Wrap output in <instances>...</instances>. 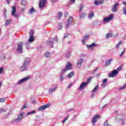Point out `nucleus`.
Returning <instances> with one entry per match:
<instances>
[{
    "instance_id": "nucleus-1",
    "label": "nucleus",
    "mask_w": 126,
    "mask_h": 126,
    "mask_svg": "<svg viewBox=\"0 0 126 126\" xmlns=\"http://www.w3.org/2000/svg\"><path fill=\"white\" fill-rule=\"evenodd\" d=\"M30 63V60L29 58H27L25 59L23 65L20 67V71H25L28 69V66H29V63Z\"/></svg>"
},
{
    "instance_id": "nucleus-2",
    "label": "nucleus",
    "mask_w": 126,
    "mask_h": 126,
    "mask_svg": "<svg viewBox=\"0 0 126 126\" xmlns=\"http://www.w3.org/2000/svg\"><path fill=\"white\" fill-rule=\"evenodd\" d=\"M55 41L56 43H58L59 42V40H58V38H50L47 41V44L48 45V46H50L51 48H53L54 46V42Z\"/></svg>"
},
{
    "instance_id": "nucleus-3",
    "label": "nucleus",
    "mask_w": 126,
    "mask_h": 126,
    "mask_svg": "<svg viewBox=\"0 0 126 126\" xmlns=\"http://www.w3.org/2000/svg\"><path fill=\"white\" fill-rule=\"evenodd\" d=\"M123 119H124V115L123 114V113H120L117 114L115 117L114 120L116 123H120V122L123 120Z\"/></svg>"
},
{
    "instance_id": "nucleus-4",
    "label": "nucleus",
    "mask_w": 126,
    "mask_h": 126,
    "mask_svg": "<svg viewBox=\"0 0 126 126\" xmlns=\"http://www.w3.org/2000/svg\"><path fill=\"white\" fill-rule=\"evenodd\" d=\"M23 42H20L18 43L17 52L18 54H22L23 53Z\"/></svg>"
},
{
    "instance_id": "nucleus-5",
    "label": "nucleus",
    "mask_w": 126,
    "mask_h": 126,
    "mask_svg": "<svg viewBox=\"0 0 126 126\" xmlns=\"http://www.w3.org/2000/svg\"><path fill=\"white\" fill-rule=\"evenodd\" d=\"M30 79V77L27 76L26 77L23 78V79H21L20 81H19L17 83V84L19 85H20L21 84H22V83H24V82H26L28 80H29Z\"/></svg>"
},
{
    "instance_id": "nucleus-6",
    "label": "nucleus",
    "mask_w": 126,
    "mask_h": 126,
    "mask_svg": "<svg viewBox=\"0 0 126 126\" xmlns=\"http://www.w3.org/2000/svg\"><path fill=\"white\" fill-rule=\"evenodd\" d=\"M30 79V77L27 76L26 77L23 78V79H21L20 81H19L17 83V84L19 85H20L21 84H22V83H24V82H26L28 80H29Z\"/></svg>"
},
{
    "instance_id": "nucleus-7",
    "label": "nucleus",
    "mask_w": 126,
    "mask_h": 126,
    "mask_svg": "<svg viewBox=\"0 0 126 126\" xmlns=\"http://www.w3.org/2000/svg\"><path fill=\"white\" fill-rule=\"evenodd\" d=\"M113 18H114V15L110 14L109 17H105L103 19V22L106 23L110 22V21H111Z\"/></svg>"
},
{
    "instance_id": "nucleus-8",
    "label": "nucleus",
    "mask_w": 126,
    "mask_h": 126,
    "mask_svg": "<svg viewBox=\"0 0 126 126\" xmlns=\"http://www.w3.org/2000/svg\"><path fill=\"white\" fill-rule=\"evenodd\" d=\"M12 16H14V17H16L17 18H18L19 17V16L17 14H15L16 13V6H12Z\"/></svg>"
},
{
    "instance_id": "nucleus-9",
    "label": "nucleus",
    "mask_w": 126,
    "mask_h": 126,
    "mask_svg": "<svg viewBox=\"0 0 126 126\" xmlns=\"http://www.w3.org/2000/svg\"><path fill=\"white\" fill-rule=\"evenodd\" d=\"M51 106V104H46L44 105L40 106L38 107V111L40 112H42V111H44L46 108H49Z\"/></svg>"
},
{
    "instance_id": "nucleus-10",
    "label": "nucleus",
    "mask_w": 126,
    "mask_h": 126,
    "mask_svg": "<svg viewBox=\"0 0 126 126\" xmlns=\"http://www.w3.org/2000/svg\"><path fill=\"white\" fill-rule=\"evenodd\" d=\"M34 32L33 31H31V32L29 33L30 36L28 40V42H30V43H32L34 41V35L33 34Z\"/></svg>"
},
{
    "instance_id": "nucleus-11",
    "label": "nucleus",
    "mask_w": 126,
    "mask_h": 126,
    "mask_svg": "<svg viewBox=\"0 0 126 126\" xmlns=\"http://www.w3.org/2000/svg\"><path fill=\"white\" fill-rule=\"evenodd\" d=\"M46 2L47 0H41L39 1V8H44L45 5H46Z\"/></svg>"
},
{
    "instance_id": "nucleus-12",
    "label": "nucleus",
    "mask_w": 126,
    "mask_h": 126,
    "mask_svg": "<svg viewBox=\"0 0 126 126\" xmlns=\"http://www.w3.org/2000/svg\"><path fill=\"white\" fill-rule=\"evenodd\" d=\"M25 115V113L24 112H22L20 113L17 118L15 119V122L17 123V122H20V121L21 120V119H23V117H24V115Z\"/></svg>"
},
{
    "instance_id": "nucleus-13",
    "label": "nucleus",
    "mask_w": 126,
    "mask_h": 126,
    "mask_svg": "<svg viewBox=\"0 0 126 126\" xmlns=\"http://www.w3.org/2000/svg\"><path fill=\"white\" fill-rule=\"evenodd\" d=\"M119 73V72L117 70H114L111 73H109V77H115V76L117 75Z\"/></svg>"
},
{
    "instance_id": "nucleus-14",
    "label": "nucleus",
    "mask_w": 126,
    "mask_h": 126,
    "mask_svg": "<svg viewBox=\"0 0 126 126\" xmlns=\"http://www.w3.org/2000/svg\"><path fill=\"white\" fill-rule=\"evenodd\" d=\"M98 118H100V116L98 114L93 117V119H92V123L93 125L96 124V122H97V119Z\"/></svg>"
},
{
    "instance_id": "nucleus-15",
    "label": "nucleus",
    "mask_w": 126,
    "mask_h": 126,
    "mask_svg": "<svg viewBox=\"0 0 126 126\" xmlns=\"http://www.w3.org/2000/svg\"><path fill=\"white\" fill-rule=\"evenodd\" d=\"M105 3V1L104 0H95L94 1V4L95 5H100V4H104Z\"/></svg>"
},
{
    "instance_id": "nucleus-16",
    "label": "nucleus",
    "mask_w": 126,
    "mask_h": 126,
    "mask_svg": "<svg viewBox=\"0 0 126 126\" xmlns=\"http://www.w3.org/2000/svg\"><path fill=\"white\" fill-rule=\"evenodd\" d=\"M73 19V18H72V17H70L68 19L67 22L65 23L66 27H69V26L71 25V23H72Z\"/></svg>"
},
{
    "instance_id": "nucleus-17",
    "label": "nucleus",
    "mask_w": 126,
    "mask_h": 126,
    "mask_svg": "<svg viewBox=\"0 0 126 126\" xmlns=\"http://www.w3.org/2000/svg\"><path fill=\"white\" fill-rule=\"evenodd\" d=\"M118 5H119V3H115L111 9L112 11L113 12H117V11H118Z\"/></svg>"
},
{
    "instance_id": "nucleus-18",
    "label": "nucleus",
    "mask_w": 126,
    "mask_h": 126,
    "mask_svg": "<svg viewBox=\"0 0 126 126\" xmlns=\"http://www.w3.org/2000/svg\"><path fill=\"white\" fill-rule=\"evenodd\" d=\"M87 84H88L86 83V82H83L80 86L79 89L80 90H82V89H84V88L86 87V85H87Z\"/></svg>"
},
{
    "instance_id": "nucleus-19",
    "label": "nucleus",
    "mask_w": 126,
    "mask_h": 126,
    "mask_svg": "<svg viewBox=\"0 0 126 126\" xmlns=\"http://www.w3.org/2000/svg\"><path fill=\"white\" fill-rule=\"evenodd\" d=\"M97 44H95V43H93L91 45H86V46L87 47V48H88L89 49L91 50V51H92V50H93L92 48H93V47H97Z\"/></svg>"
},
{
    "instance_id": "nucleus-20",
    "label": "nucleus",
    "mask_w": 126,
    "mask_h": 126,
    "mask_svg": "<svg viewBox=\"0 0 126 126\" xmlns=\"http://www.w3.org/2000/svg\"><path fill=\"white\" fill-rule=\"evenodd\" d=\"M72 69V64L70 63H67L66 65V69L67 70H70Z\"/></svg>"
},
{
    "instance_id": "nucleus-21",
    "label": "nucleus",
    "mask_w": 126,
    "mask_h": 126,
    "mask_svg": "<svg viewBox=\"0 0 126 126\" xmlns=\"http://www.w3.org/2000/svg\"><path fill=\"white\" fill-rule=\"evenodd\" d=\"M84 59H80L78 60V62L77 63V66H81V64H82V63H83Z\"/></svg>"
},
{
    "instance_id": "nucleus-22",
    "label": "nucleus",
    "mask_w": 126,
    "mask_h": 126,
    "mask_svg": "<svg viewBox=\"0 0 126 126\" xmlns=\"http://www.w3.org/2000/svg\"><path fill=\"white\" fill-rule=\"evenodd\" d=\"M34 12H36V10L34 8L32 7L31 9H30V10H29V14H32L34 13Z\"/></svg>"
},
{
    "instance_id": "nucleus-23",
    "label": "nucleus",
    "mask_w": 126,
    "mask_h": 126,
    "mask_svg": "<svg viewBox=\"0 0 126 126\" xmlns=\"http://www.w3.org/2000/svg\"><path fill=\"white\" fill-rule=\"evenodd\" d=\"M113 61V59H111L108 61H107L105 63V66H108V65H110L111 62Z\"/></svg>"
},
{
    "instance_id": "nucleus-24",
    "label": "nucleus",
    "mask_w": 126,
    "mask_h": 126,
    "mask_svg": "<svg viewBox=\"0 0 126 126\" xmlns=\"http://www.w3.org/2000/svg\"><path fill=\"white\" fill-rule=\"evenodd\" d=\"M94 16V12H93V11H90V13L88 15V18H93Z\"/></svg>"
},
{
    "instance_id": "nucleus-25",
    "label": "nucleus",
    "mask_w": 126,
    "mask_h": 126,
    "mask_svg": "<svg viewBox=\"0 0 126 126\" xmlns=\"http://www.w3.org/2000/svg\"><path fill=\"white\" fill-rule=\"evenodd\" d=\"M57 89H58V87H56L54 88L53 89H50L48 92L49 94L53 93V92H55V91L56 90H57Z\"/></svg>"
},
{
    "instance_id": "nucleus-26",
    "label": "nucleus",
    "mask_w": 126,
    "mask_h": 126,
    "mask_svg": "<svg viewBox=\"0 0 126 126\" xmlns=\"http://www.w3.org/2000/svg\"><path fill=\"white\" fill-rule=\"evenodd\" d=\"M21 5H23V6H26L27 5V1L25 0H22L21 2Z\"/></svg>"
},
{
    "instance_id": "nucleus-27",
    "label": "nucleus",
    "mask_w": 126,
    "mask_h": 126,
    "mask_svg": "<svg viewBox=\"0 0 126 126\" xmlns=\"http://www.w3.org/2000/svg\"><path fill=\"white\" fill-rule=\"evenodd\" d=\"M99 89V85H97L94 88V90H93L92 91V92L93 93H95V92H96V91H97V90H98Z\"/></svg>"
},
{
    "instance_id": "nucleus-28",
    "label": "nucleus",
    "mask_w": 126,
    "mask_h": 126,
    "mask_svg": "<svg viewBox=\"0 0 126 126\" xmlns=\"http://www.w3.org/2000/svg\"><path fill=\"white\" fill-rule=\"evenodd\" d=\"M89 38V35L87 34V35L83 37V40H82V43L83 44H85V41H86V38Z\"/></svg>"
},
{
    "instance_id": "nucleus-29",
    "label": "nucleus",
    "mask_w": 126,
    "mask_h": 126,
    "mask_svg": "<svg viewBox=\"0 0 126 126\" xmlns=\"http://www.w3.org/2000/svg\"><path fill=\"white\" fill-rule=\"evenodd\" d=\"M73 75H74V73L73 71H72L67 75V76L69 78H71Z\"/></svg>"
},
{
    "instance_id": "nucleus-30",
    "label": "nucleus",
    "mask_w": 126,
    "mask_h": 126,
    "mask_svg": "<svg viewBox=\"0 0 126 126\" xmlns=\"http://www.w3.org/2000/svg\"><path fill=\"white\" fill-rule=\"evenodd\" d=\"M35 113H36V111L34 110V111L28 112L27 114V116H29V115H33V114H35Z\"/></svg>"
},
{
    "instance_id": "nucleus-31",
    "label": "nucleus",
    "mask_w": 126,
    "mask_h": 126,
    "mask_svg": "<svg viewBox=\"0 0 126 126\" xmlns=\"http://www.w3.org/2000/svg\"><path fill=\"white\" fill-rule=\"evenodd\" d=\"M10 23H11V20H7L5 22V26H7V25L10 24Z\"/></svg>"
},
{
    "instance_id": "nucleus-32",
    "label": "nucleus",
    "mask_w": 126,
    "mask_h": 126,
    "mask_svg": "<svg viewBox=\"0 0 126 126\" xmlns=\"http://www.w3.org/2000/svg\"><path fill=\"white\" fill-rule=\"evenodd\" d=\"M45 57L46 58H50L51 57V53L50 52H47L45 54Z\"/></svg>"
},
{
    "instance_id": "nucleus-33",
    "label": "nucleus",
    "mask_w": 126,
    "mask_h": 126,
    "mask_svg": "<svg viewBox=\"0 0 126 126\" xmlns=\"http://www.w3.org/2000/svg\"><path fill=\"white\" fill-rule=\"evenodd\" d=\"M98 69H99V67H97L96 69L93 70L91 72V74H94V73H95L96 71H97V70H98Z\"/></svg>"
},
{
    "instance_id": "nucleus-34",
    "label": "nucleus",
    "mask_w": 126,
    "mask_h": 126,
    "mask_svg": "<svg viewBox=\"0 0 126 126\" xmlns=\"http://www.w3.org/2000/svg\"><path fill=\"white\" fill-rule=\"evenodd\" d=\"M58 16H59V17H57L58 19H61V17L63 16V13L59 12L58 13Z\"/></svg>"
},
{
    "instance_id": "nucleus-35",
    "label": "nucleus",
    "mask_w": 126,
    "mask_h": 126,
    "mask_svg": "<svg viewBox=\"0 0 126 126\" xmlns=\"http://www.w3.org/2000/svg\"><path fill=\"white\" fill-rule=\"evenodd\" d=\"M67 70L66 69V68H64L62 70V71L61 72V73L62 74H63L65 73V72H66Z\"/></svg>"
},
{
    "instance_id": "nucleus-36",
    "label": "nucleus",
    "mask_w": 126,
    "mask_h": 126,
    "mask_svg": "<svg viewBox=\"0 0 126 126\" xmlns=\"http://www.w3.org/2000/svg\"><path fill=\"white\" fill-rule=\"evenodd\" d=\"M6 112V110L3 108H0V114L1 113H5Z\"/></svg>"
},
{
    "instance_id": "nucleus-37",
    "label": "nucleus",
    "mask_w": 126,
    "mask_h": 126,
    "mask_svg": "<svg viewBox=\"0 0 126 126\" xmlns=\"http://www.w3.org/2000/svg\"><path fill=\"white\" fill-rule=\"evenodd\" d=\"M84 7V6H83V5H81L80 6V9H79V12H81V11L83 10Z\"/></svg>"
},
{
    "instance_id": "nucleus-38",
    "label": "nucleus",
    "mask_w": 126,
    "mask_h": 126,
    "mask_svg": "<svg viewBox=\"0 0 126 126\" xmlns=\"http://www.w3.org/2000/svg\"><path fill=\"white\" fill-rule=\"evenodd\" d=\"M85 17V14H81L79 17L80 19H83Z\"/></svg>"
},
{
    "instance_id": "nucleus-39",
    "label": "nucleus",
    "mask_w": 126,
    "mask_h": 126,
    "mask_svg": "<svg viewBox=\"0 0 126 126\" xmlns=\"http://www.w3.org/2000/svg\"><path fill=\"white\" fill-rule=\"evenodd\" d=\"M62 28H63V24L62 23H60L58 25V29L59 30H61V29H62Z\"/></svg>"
},
{
    "instance_id": "nucleus-40",
    "label": "nucleus",
    "mask_w": 126,
    "mask_h": 126,
    "mask_svg": "<svg viewBox=\"0 0 126 126\" xmlns=\"http://www.w3.org/2000/svg\"><path fill=\"white\" fill-rule=\"evenodd\" d=\"M92 78H93V77H90L88 78L86 83H87L88 84V83H89V82H90V81H91V79H92Z\"/></svg>"
},
{
    "instance_id": "nucleus-41",
    "label": "nucleus",
    "mask_w": 126,
    "mask_h": 126,
    "mask_svg": "<svg viewBox=\"0 0 126 126\" xmlns=\"http://www.w3.org/2000/svg\"><path fill=\"white\" fill-rule=\"evenodd\" d=\"M107 38H111V37H113V34L111 33H107L106 34Z\"/></svg>"
},
{
    "instance_id": "nucleus-42",
    "label": "nucleus",
    "mask_w": 126,
    "mask_h": 126,
    "mask_svg": "<svg viewBox=\"0 0 126 126\" xmlns=\"http://www.w3.org/2000/svg\"><path fill=\"white\" fill-rule=\"evenodd\" d=\"M124 65H121L120 66L117 68V71H120V70H122V68Z\"/></svg>"
},
{
    "instance_id": "nucleus-43",
    "label": "nucleus",
    "mask_w": 126,
    "mask_h": 126,
    "mask_svg": "<svg viewBox=\"0 0 126 126\" xmlns=\"http://www.w3.org/2000/svg\"><path fill=\"white\" fill-rule=\"evenodd\" d=\"M123 12L126 16V7L123 8Z\"/></svg>"
},
{
    "instance_id": "nucleus-44",
    "label": "nucleus",
    "mask_w": 126,
    "mask_h": 126,
    "mask_svg": "<svg viewBox=\"0 0 126 126\" xmlns=\"http://www.w3.org/2000/svg\"><path fill=\"white\" fill-rule=\"evenodd\" d=\"M5 102V99L4 98H0V103Z\"/></svg>"
},
{
    "instance_id": "nucleus-45",
    "label": "nucleus",
    "mask_w": 126,
    "mask_h": 126,
    "mask_svg": "<svg viewBox=\"0 0 126 126\" xmlns=\"http://www.w3.org/2000/svg\"><path fill=\"white\" fill-rule=\"evenodd\" d=\"M103 83H106V82H108V79H104L102 81Z\"/></svg>"
},
{
    "instance_id": "nucleus-46",
    "label": "nucleus",
    "mask_w": 126,
    "mask_h": 126,
    "mask_svg": "<svg viewBox=\"0 0 126 126\" xmlns=\"http://www.w3.org/2000/svg\"><path fill=\"white\" fill-rule=\"evenodd\" d=\"M3 72V67L0 68V74H1V73H2Z\"/></svg>"
},
{
    "instance_id": "nucleus-47",
    "label": "nucleus",
    "mask_w": 126,
    "mask_h": 126,
    "mask_svg": "<svg viewBox=\"0 0 126 126\" xmlns=\"http://www.w3.org/2000/svg\"><path fill=\"white\" fill-rule=\"evenodd\" d=\"M26 45H27V49H28L29 47H30V43L27 42Z\"/></svg>"
},
{
    "instance_id": "nucleus-48",
    "label": "nucleus",
    "mask_w": 126,
    "mask_h": 126,
    "mask_svg": "<svg viewBox=\"0 0 126 126\" xmlns=\"http://www.w3.org/2000/svg\"><path fill=\"white\" fill-rule=\"evenodd\" d=\"M104 126H109V124H108V121H106L104 123Z\"/></svg>"
},
{
    "instance_id": "nucleus-49",
    "label": "nucleus",
    "mask_w": 126,
    "mask_h": 126,
    "mask_svg": "<svg viewBox=\"0 0 126 126\" xmlns=\"http://www.w3.org/2000/svg\"><path fill=\"white\" fill-rule=\"evenodd\" d=\"M68 119V117H66L64 120L62 121V124H64L65 123V121H66Z\"/></svg>"
},
{
    "instance_id": "nucleus-50",
    "label": "nucleus",
    "mask_w": 126,
    "mask_h": 126,
    "mask_svg": "<svg viewBox=\"0 0 126 126\" xmlns=\"http://www.w3.org/2000/svg\"><path fill=\"white\" fill-rule=\"evenodd\" d=\"M126 51V49H124V51L121 53V54H120V56L121 57H122L123 56V55H124V54H125V52Z\"/></svg>"
},
{
    "instance_id": "nucleus-51",
    "label": "nucleus",
    "mask_w": 126,
    "mask_h": 126,
    "mask_svg": "<svg viewBox=\"0 0 126 126\" xmlns=\"http://www.w3.org/2000/svg\"><path fill=\"white\" fill-rule=\"evenodd\" d=\"M60 80L61 81H63V75L60 76Z\"/></svg>"
},
{
    "instance_id": "nucleus-52",
    "label": "nucleus",
    "mask_w": 126,
    "mask_h": 126,
    "mask_svg": "<svg viewBox=\"0 0 126 126\" xmlns=\"http://www.w3.org/2000/svg\"><path fill=\"white\" fill-rule=\"evenodd\" d=\"M67 36H68V33H65L64 36L63 37V39H65V38H67Z\"/></svg>"
},
{
    "instance_id": "nucleus-53",
    "label": "nucleus",
    "mask_w": 126,
    "mask_h": 126,
    "mask_svg": "<svg viewBox=\"0 0 126 126\" xmlns=\"http://www.w3.org/2000/svg\"><path fill=\"white\" fill-rule=\"evenodd\" d=\"M106 85H107V84H105V83H103L101 84V87H106Z\"/></svg>"
},
{
    "instance_id": "nucleus-54",
    "label": "nucleus",
    "mask_w": 126,
    "mask_h": 126,
    "mask_svg": "<svg viewBox=\"0 0 126 126\" xmlns=\"http://www.w3.org/2000/svg\"><path fill=\"white\" fill-rule=\"evenodd\" d=\"M68 16V12H65L64 13V16L66 17H67Z\"/></svg>"
},
{
    "instance_id": "nucleus-55",
    "label": "nucleus",
    "mask_w": 126,
    "mask_h": 126,
    "mask_svg": "<svg viewBox=\"0 0 126 126\" xmlns=\"http://www.w3.org/2000/svg\"><path fill=\"white\" fill-rule=\"evenodd\" d=\"M125 88H126L124 86H123L120 88V90H124V89H125Z\"/></svg>"
},
{
    "instance_id": "nucleus-56",
    "label": "nucleus",
    "mask_w": 126,
    "mask_h": 126,
    "mask_svg": "<svg viewBox=\"0 0 126 126\" xmlns=\"http://www.w3.org/2000/svg\"><path fill=\"white\" fill-rule=\"evenodd\" d=\"M71 86H72V84H70L69 86L67 87V89L70 88Z\"/></svg>"
},
{
    "instance_id": "nucleus-57",
    "label": "nucleus",
    "mask_w": 126,
    "mask_h": 126,
    "mask_svg": "<svg viewBox=\"0 0 126 126\" xmlns=\"http://www.w3.org/2000/svg\"><path fill=\"white\" fill-rule=\"evenodd\" d=\"M70 56V53H67V54H66V57H67V58L69 57Z\"/></svg>"
},
{
    "instance_id": "nucleus-58",
    "label": "nucleus",
    "mask_w": 126,
    "mask_h": 126,
    "mask_svg": "<svg viewBox=\"0 0 126 126\" xmlns=\"http://www.w3.org/2000/svg\"><path fill=\"white\" fill-rule=\"evenodd\" d=\"M50 1H51V2H57V1H58V0H50Z\"/></svg>"
},
{
    "instance_id": "nucleus-59",
    "label": "nucleus",
    "mask_w": 126,
    "mask_h": 126,
    "mask_svg": "<svg viewBox=\"0 0 126 126\" xmlns=\"http://www.w3.org/2000/svg\"><path fill=\"white\" fill-rule=\"evenodd\" d=\"M121 121H122V123H121V125H125V120H124V119L122 120H121Z\"/></svg>"
},
{
    "instance_id": "nucleus-60",
    "label": "nucleus",
    "mask_w": 126,
    "mask_h": 126,
    "mask_svg": "<svg viewBox=\"0 0 126 126\" xmlns=\"http://www.w3.org/2000/svg\"><path fill=\"white\" fill-rule=\"evenodd\" d=\"M122 44H123V43H122V41H119L118 45L119 46H121V45H122Z\"/></svg>"
},
{
    "instance_id": "nucleus-61",
    "label": "nucleus",
    "mask_w": 126,
    "mask_h": 126,
    "mask_svg": "<svg viewBox=\"0 0 126 126\" xmlns=\"http://www.w3.org/2000/svg\"><path fill=\"white\" fill-rule=\"evenodd\" d=\"M21 12H24V11H25V8H23L21 9Z\"/></svg>"
},
{
    "instance_id": "nucleus-62",
    "label": "nucleus",
    "mask_w": 126,
    "mask_h": 126,
    "mask_svg": "<svg viewBox=\"0 0 126 126\" xmlns=\"http://www.w3.org/2000/svg\"><path fill=\"white\" fill-rule=\"evenodd\" d=\"M71 3H74L75 2V0H70Z\"/></svg>"
},
{
    "instance_id": "nucleus-63",
    "label": "nucleus",
    "mask_w": 126,
    "mask_h": 126,
    "mask_svg": "<svg viewBox=\"0 0 126 126\" xmlns=\"http://www.w3.org/2000/svg\"><path fill=\"white\" fill-rule=\"evenodd\" d=\"M124 40H126V34L125 35V36L124 37Z\"/></svg>"
},
{
    "instance_id": "nucleus-64",
    "label": "nucleus",
    "mask_w": 126,
    "mask_h": 126,
    "mask_svg": "<svg viewBox=\"0 0 126 126\" xmlns=\"http://www.w3.org/2000/svg\"><path fill=\"white\" fill-rule=\"evenodd\" d=\"M123 4H124L125 5H126V1H123Z\"/></svg>"
}]
</instances>
